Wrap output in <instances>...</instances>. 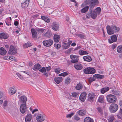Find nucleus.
<instances>
[{"label":"nucleus","mask_w":122,"mask_h":122,"mask_svg":"<svg viewBox=\"0 0 122 122\" xmlns=\"http://www.w3.org/2000/svg\"><path fill=\"white\" fill-rule=\"evenodd\" d=\"M91 4L89 5V13L90 14L91 17L93 19H95L97 15L100 14L101 9L100 7H98L95 9L93 11L92 10L95 5L98 3V0H92Z\"/></svg>","instance_id":"f257e3e1"},{"label":"nucleus","mask_w":122,"mask_h":122,"mask_svg":"<svg viewBox=\"0 0 122 122\" xmlns=\"http://www.w3.org/2000/svg\"><path fill=\"white\" fill-rule=\"evenodd\" d=\"M107 101L110 103H115L117 100V97L114 95L112 94L107 95L106 97Z\"/></svg>","instance_id":"f03ea898"},{"label":"nucleus","mask_w":122,"mask_h":122,"mask_svg":"<svg viewBox=\"0 0 122 122\" xmlns=\"http://www.w3.org/2000/svg\"><path fill=\"white\" fill-rule=\"evenodd\" d=\"M118 105L115 103H113L111 104L109 107L110 112L112 113L116 112L118 109Z\"/></svg>","instance_id":"7ed1b4c3"},{"label":"nucleus","mask_w":122,"mask_h":122,"mask_svg":"<svg viewBox=\"0 0 122 122\" xmlns=\"http://www.w3.org/2000/svg\"><path fill=\"white\" fill-rule=\"evenodd\" d=\"M96 95L93 92L90 93L88 95L87 97V100L91 103H92L95 101Z\"/></svg>","instance_id":"20e7f679"},{"label":"nucleus","mask_w":122,"mask_h":122,"mask_svg":"<svg viewBox=\"0 0 122 122\" xmlns=\"http://www.w3.org/2000/svg\"><path fill=\"white\" fill-rule=\"evenodd\" d=\"M83 71L86 74H93L95 73V70L93 68L89 67L85 68L84 70Z\"/></svg>","instance_id":"39448f33"},{"label":"nucleus","mask_w":122,"mask_h":122,"mask_svg":"<svg viewBox=\"0 0 122 122\" xmlns=\"http://www.w3.org/2000/svg\"><path fill=\"white\" fill-rule=\"evenodd\" d=\"M79 56H76L73 55H70V57L71 59V62L73 63H75L77 62L79 60Z\"/></svg>","instance_id":"423d86ee"},{"label":"nucleus","mask_w":122,"mask_h":122,"mask_svg":"<svg viewBox=\"0 0 122 122\" xmlns=\"http://www.w3.org/2000/svg\"><path fill=\"white\" fill-rule=\"evenodd\" d=\"M8 54L10 55H15L17 53V49L13 46H11L8 52Z\"/></svg>","instance_id":"0eeeda50"},{"label":"nucleus","mask_w":122,"mask_h":122,"mask_svg":"<svg viewBox=\"0 0 122 122\" xmlns=\"http://www.w3.org/2000/svg\"><path fill=\"white\" fill-rule=\"evenodd\" d=\"M53 43V41L51 39H49L44 41L43 43L44 46L46 47H49L51 46Z\"/></svg>","instance_id":"6e6552de"},{"label":"nucleus","mask_w":122,"mask_h":122,"mask_svg":"<svg viewBox=\"0 0 122 122\" xmlns=\"http://www.w3.org/2000/svg\"><path fill=\"white\" fill-rule=\"evenodd\" d=\"M45 116L44 114H39L37 115L36 117V120L38 122H41L44 120Z\"/></svg>","instance_id":"1a4fd4ad"},{"label":"nucleus","mask_w":122,"mask_h":122,"mask_svg":"<svg viewBox=\"0 0 122 122\" xmlns=\"http://www.w3.org/2000/svg\"><path fill=\"white\" fill-rule=\"evenodd\" d=\"M106 29L107 33L109 35H111L114 33V31H113V30L112 25L110 26L109 25H108L106 27Z\"/></svg>","instance_id":"9d476101"},{"label":"nucleus","mask_w":122,"mask_h":122,"mask_svg":"<svg viewBox=\"0 0 122 122\" xmlns=\"http://www.w3.org/2000/svg\"><path fill=\"white\" fill-rule=\"evenodd\" d=\"M17 90L16 88L14 86L10 87L9 89L8 92L11 95H12L15 93Z\"/></svg>","instance_id":"9b49d317"},{"label":"nucleus","mask_w":122,"mask_h":122,"mask_svg":"<svg viewBox=\"0 0 122 122\" xmlns=\"http://www.w3.org/2000/svg\"><path fill=\"white\" fill-rule=\"evenodd\" d=\"M26 109V103H23L21 104L20 107V110L21 113H24Z\"/></svg>","instance_id":"f8f14e48"},{"label":"nucleus","mask_w":122,"mask_h":122,"mask_svg":"<svg viewBox=\"0 0 122 122\" xmlns=\"http://www.w3.org/2000/svg\"><path fill=\"white\" fill-rule=\"evenodd\" d=\"M52 28L53 30L55 31H57L59 29V26L58 24L55 22L52 23L51 25Z\"/></svg>","instance_id":"ddd939ff"},{"label":"nucleus","mask_w":122,"mask_h":122,"mask_svg":"<svg viewBox=\"0 0 122 122\" xmlns=\"http://www.w3.org/2000/svg\"><path fill=\"white\" fill-rule=\"evenodd\" d=\"M111 39H108V41L110 43L116 42L117 41V37L116 35H113L111 36Z\"/></svg>","instance_id":"4468645a"},{"label":"nucleus","mask_w":122,"mask_h":122,"mask_svg":"<svg viewBox=\"0 0 122 122\" xmlns=\"http://www.w3.org/2000/svg\"><path fill=\"white\" fill-rule=\"evenodd\" d=\"M86 93L85 92L82 93L80 96L79 99L81 101L84 102L86 99Z\"/></svg>","instance_id":"2eb2a0df"},{"label":"nucleus","mask_w":122,"mask_h":122,"mask_svg":"<svg viewBox=\"0 0 122 122\" xmlns=\"http://www.w3.org/2000/svg\"><path fill=\"white\" fill-rule=\"evenodd\" d=\"M27 100L26 97L25 96H21L19 98V101L21 103H26Z\"/></svg>","instance_id":"dca6fc26"},{"label":"nucleus","mask_w":122,"mask_h":122,"mask_svg":"<svg viewBox=\"0 0 122 122\" xmlns=\"http://www.w3.org/2000/svg\"><path fill=\"white\" fill-rule=\"evenodd\" d=\"M74 66L77 70H81L83 68L82 65L80 63H77L74 64Z\"/></svg>","instance_id":"f3484780"},{"label":"nucleus","mask_w":122,"mask_h":122,"mask_svg":"<svg viewBox=\"0 0 122 122\" xmlns=\"http://www.w3.org/2000/svg\"><path fill=\"white\" fill-rule=\"evenodd\" d=\"M31 31L33 38L34 39H36L37 38V35L36 29L35 30L34 28L31 29Z\"/></svg>","instance_id":"a211bd4d"},{"label":"nucleus","mask_w":122,"mask_h":122,"mask_svg":"<svg viewBox=\"0 0 122 122\" xmlns=\"http://www.w3.org/2000/svg\"><path fill=\"white\" fill-rule=\"evenodd\" d=\"M62 78L61 77H56L55 78V81L57 84H59L60 83L62 82Z\"/></svg>","instance_id":"6ab92c4d"},{"label":"nucleus","mask_w":122,"mask_h":122,"mask_svg":"<svg viewBox=\"0 0 122 122\" xmlns=\"http://www.w3.org/2000/svg\"><path fill=\"white\" fill-rule=\"evenodd\" d=\"M60 36L59 35L55 34L54 36V40L56 42H58L60 40Z\"/></svg>","instance_id":"aec40b11"},{"label":"nucleus","mask_w":122,"mask_h":122,"mask_svg":"<svg viewBox=\"0 0 122 122\" xmlns=\"http://www.w3.org/2000/svg\"><path fill=\"white\" fill-rule=\"evenodd\" d=\"M32 115L30 114H28L25 118V122H30L32 118Z\"/></svg>","instance_id":"412c9836"},{"label":"nucleus","mask_w":122,"mask_h":122,"mask_svg":"<svg viewBox=\"0 0 122 122\" xmlns=\"http://www.w3.org/2000/svg\"><path fill=\"white\" fill-rule=\"evenodd\" d=\"M8 37L7 34L4 33H1L0 34V38L2 39H6Z\"/></svg>","instance_id":"4be33fe9"},{"label":"nucleus","mask_w":122,"mask_h":122,"mask_svg":"<svg viewBox=\"0 0 122 122\" xmlns=\"http://www.w3.org/2000/svg\"><path fill=\"white\" fill-rule=\"evenodd\" d=\"M7 53V51L5 48L3 47L0 48V54L4 55H5Z\"/></svg>","instance_id":"5701e85b"},{"label":"nucleus","mask_w":122,"mask_h":122,"mask_svg":"<svg viewBox=\"0 0 122 122\" xmlns=\"http://www.w3.org/2000/svg\"><path fill=\"white\" fill-rule=\"evenodd\" d=\"M93 77L95 79H102L104 77V76L99 74H96L93 76Z\"/></svg>","instance_id":"b1692460"},{"label":"nucleus","mask_w":122,"mask_h":122,"mask_svg":"<svg viewBox=\"0 0 122 122\" xmlns=\"http://www.w3.org/2000/svg\"><path fill=\"white\" fill-rule=\"evenodd\" d=\"M51 35L52 33L51 30H48L45 34L44 36L47 38H49L51 37Z\"/></svg>","instance_id":"393cba45"},{"label":"nucleus","mask_w":122,"mask_h":122,"mask_svg":"<svg viewBox=\"0 0 122 122\" xmlns=\"http://www.w3.org/2000/svg\"><path fill=\"white\" fill-rule=\"evenodd\" d=\"M83 58L84 60L85 61L90 62L92 60L91 57L89 56H84Z\"/></svg>","instance_id":"a878e982"},{"label":"nucleus","mask_w":122,"mask_h":122,"mask_svg":"<svg viewBox=\"0 0 122 122\" xmlns=\"http://www.w3.org/2000/svg\"><path fill=\"white\" fill-rule=\"evenodd\" d=\"M109 89V87L105 86L102 88L101 90V92L102 94H104L106 92L108 91Z\"/></svg>","instance_id":"bb28decb"},{"label":"nucleus","mask_w":122,"mask_h":122,"mask_svg":"<svg viewBox=\"0 0 122 122\" xmlns=\"http://www.w3.org/2000/svg\"><path fill=\"white\" fill-rule=\"evenodd\" d=\"M117 116L118 118L120 119H122V109L120 108L119 112L117 115Z\"/></svg>","instance_id":"cd10ccee"},{"label":"nucleus","mask_w":122,"mask_h":122,"mask_svg":"<svg viewBox=\"0 0 122 122\" xmlns=\"http://www.w3.org/2000/svg\"><path fill=\"white\" fill-rule=\"evenodd\" d=\"M41 18L42 20L47 23H49L50 21V19L47 17L42 16H41Z\"/></svg>","instance_id":"c85d7f7f"},{"label":"nucleus","mask_w":122,"mask_h":122,"mask_svg":"<svg viewBox=\"0 0 122 122\" xmlns=\"http://www.w3.org/2000/svg\"><path fill=\"white\" fill-rule=\"evenodd\" d=\"M78 113L80 115L83 116L86 114V112L85 110H80L78 112Z\"/></svg>","instance_id":"c756f323"},{"label":"nucleus","mask_w":122,"mask_h":122,"mask_svg":"<svg viewBox=\"0 0 122 122\" xmlns=\"http://www.w3.org/2000/svg\"><path fill=\"white\" fill-rule=\"evenodd\" d=\"M79 54L80 55H86L88 54L87 52L85 51L82 50H79L78 52Z\"/></svg>","instance_id":"7c9ffc66"},{"label":"nucleus","mask_w":122,"mask_h":122,"mask_svg":"<svg viewBox=\"0 0 122 122\" xmlns=\"http://www.w3.org/2000/svg\"><path fill=\"white\" fill-rule=\"evenodd\" d=\"M113 31H114V33L116 32H118L120 30L119 28L117 27L115 25H112Z\"/></svg>","instance_id":"2f4dec72"},{"label":"nucleus","mask_w":122,"mask_h":122,"mask_svg":"<svg viewBox=\"0 0 122 122\" xmlns=\"http://www.w3.org/2000/svg\"><path fill=\"white\" fill-rule=\"evenodd\" d=\"M89 8V6H86L81 10V12L82 13H85L88 10Z\"/></svg>","instance_id":"473e14b6"},{"label":"nucleus","mask_w":122,"mask_h":122,"mask_svg":"<svg viewBox=\"0 0 122 122\" xmlns=\"http://www.w3.org/2000/svg\"><path fill=\"white\" fill-rule=\"evenodd\" d=\"M41 66L39 64H35L34 66V67L35 68H33L32 69L34 70H35V69L39 70L41 68Z\"/></svg>","instance_id":"72a5a7b5"},{"label":"nucleus","mask_w":122,"mask_h":122,"mask_svg":"<svg viewBox=\"0 0 122 122\" xmlns=\"http://www.w3.org/2000/svg\"><path fill=\"white\" fill-rule=\"evenodd\" d=\"M93 120L89 117H87L84 119V122H93Z\"/></svg>","instance_id":"f704fd0d"},{"label":"nucleus","mask_w":122,"mask_h":122,"mask_svg":"<svg viewBox=\"0 0 122 122\" xmlns=\"http://www.w3.org/2000/svg\"><path fill=\"white\" fill-rule=\"evenodd\" d=\"M83 85L82 84L79 83L78 84L76 87V90H79L82 88Z\"/></svg>","instance_id":"c9c22d12"},{"label":"nucleus","mask_w":122,"mask_h":122,"mask_svg":"<svg viewBox=\"0 0 122 122\" xmlns=\"http://www.w3.org/2000/svg\"><path fill=\"white\" fill-rule=\"evenodd\" d=\"M98 102H100L102 103L104 102V99L103 96H100L98 98Z\"/></svg>","instance_id":"e433bc0d"},{"label":"nucleus","mask_w":122,"mask_h":122,"mask_svg":"<svg viewBox=\"0 0 122 122\" xmlns=\"http://www.w3.org/2000/svg\"><path fill=\"white\" fill-rule=\"evenodd\" d=\"M62 46L63 48L64 49H68L69 47V46L68 44L66 43H64L62 45Z\"/></svg>","instance_id":"4c0bfd02"},{"label":"nucleus","mask_w":122,"mask_h":122,"mask_svg":"<svg viewBox=\"0 0 122 122\" xmlns=\"http://www.w3.org/2000/svg\"><path fill=\"white\" fill-rule=\"evenodd\" d=\"M98 111L100 113L102 114L103 112V111L102 108L99 107H97L96 108Z\"/></svg>","instance_id":"58836bf2"},{"label":"nucleus","mask_w":122,"mask_h":122,"mask_svg":"<svg viewBox=\"0 0 122 122\" xmlns=\"http://www.w3.org/2000/svg\"><path fill=\"white\" fill-rule=\"evenodd\" d=\"M117 51L119 53H120L122 51V45L119 46L117 47Z\"/></svg>","instance_id":"ea45409f"},{"label":"nucleus","mask_w":122,"mask_h":122,"mask_svg":"<svg viewBox=\"0 0 122 122\" xmlns=\"http://www.w3.org/2000/svg\"><path fill=\"white\" fill-rule=\"evenodd\" d=\"M29 4L24 2L21 3V6L23 8H26L28 6Z\"/></svg>","instance_id":"a19ab883"},{"label":"nucleus","mask_w":122,"mask_h":122,"mask_svg":"<svg viewBox=\"0 0 122 122\" xmlns=\"http://www.w3.org/2000/svg\"><path fill=\"white\" fill-rule=\"evenodd\" d=\"M115 118L114 116L113 115H111L109 117L108 119V120L109 122H112Z\"/></svg>","instance_id":"79ce46f5"},{"label":"nucleus","mask_w":122,"mask_h":122,"mask_svg":"<svg viewBox=\"0 0 122 122\" xmlns=\"http://www.w3.org/2000/svg\"><path fill=\"white\" fill-rule=\"evenodd\" d=\"M7 101L6 100L4 102L3 105V107L5 109H6L7 108Z\"/></svg>","instance_id":"37998d69"},{"label":"nucleus","mask_w":122,"mask_h":122,"mask_svg":"<svg viewBox=\"0 0 122 122\" xmlns=\"http://www.w3.org/2000/svg\"><path fill=\"white\" fill-rule=\"evenodd\" d=\"M70 82V79L69 77H67L65 79V83L66 84H67L69 83Z\"/></svg>","instance_id":"c03bdc74"},{"label":"nucleus","mask_w":122,"mask_h":122,"mask_svg":"<svg viewBox=\"0 0 122 122\" xmlns=\"http://www.w3.org/2000/svg\"><path fill=\"white\" fill-rule=\"evenodd\" d=\"M37 32L38 31L40 33H43L46 31L45 29H42L38 28L36 29Z\"/></svg>","instance_id":"a18cd8bd"},{"label":"nucleus","mask_w":122,"mask_h":122,"mask_svg":"<svg viewBox=\"0 0 122 122\" xmlns=\"http://www.w3.org/2000/svg\"><path fill=\"white\" fill-rule=\"evenodd\" d=\"M31 45V44L30 43H25L23 45V47L24 48H26L30 46Z\"/></svg>","instance_id":"49530a36"},{"label":"nucleus","mask_w":122,"mask_h":122,"mask_svg":"<svg viewBox=\"0 0 122 122\" xmlns=\"http://www.w3.org/2000/svg\"><path fill=\"white\" fill-rule=\"evenodd\" d=\"M92 0L91 1L90 0H86L84 2L85 3V5H90L91 4V3L92 1Z\"/></svg>","instance_id":"de8ad7c7"},{"label":"nucleus","mask_w":122,"mask_h":122,"mask_svg":"<svg viewBox=\"0 0 122 122\" xmlns=\"http://www.w3.org/2000/svg\"><path fill=\"white\" fill-rule=\"evenodd\" d=\"M77 36L81 39L84 38L86 37L85 36L84 34H78Z\"/></svg>","instance_id":"09e8293b"},{"label":"nucleus","mask_w":122,"mask_h":122,"mask_svg":"<svg viewBox=\"0 0 122 122\" xmlns=\"http://www.w3.org/2000/svg\"><path fill=\"white\" fill-rule=\"evenodd\" d=\"M54 46L57 49H58L60 48L61 47V45L60 44H54Z\"/></svg>","instance_id":"8fccbe9b"},{"label":"nucleus","mask_w":122,"mask_h":122,"mask_svg":"<svg viewBox=\"0 0 122 122\" xmlns=\"http://www.w3.org/2000/svg\"><path fill=\"white\" fill-rule=\"evenodd\" d=\"M68 73L66 72H63V73H62L60 74H59V76H66L67 75H68Z\"/></svg>","instance_id":"3c124183"},{"label":"nucleus","mask_w":122,"mask_h":122,"mask_svg":"<svg viewBox=\"0 0 122 122\" xmlns=\"http://www.w3.org/2000/svg\"><path fill=\"white\" fill-rule=\"evenodd\" d=\"M111 91L112 93L116 95H118V93L116 90H111Z\"/></svg>","instance_id":"603ef678"},{"label":"nucleus","mask_w":122,"mask_h":122,"mask_svg":"<svg viewBox=\"0 0 122 122\" xmlns=\"http://www.w3.org/2000/svg\"><path fill=\"white\" fill-rule=\"evenodd\" d=\"M39 71L42 72L43 73L45 72H46V70L44 67H43L42 68L40 69L39 70Z\"/></svg>","instance_id":"864d4df0"},{"label":"nucleus","mask_w":122,"mask_h":122,"mask_svg":"<svg viewBox=\"0 0 122 122\" xmlns=\"http://www.w3.org/2000/svg\"><path fill=\"white\" fill-rule=\"evenodd\" d=\"M95 80L96 79H94L93 77H91L89 78V81L91 83L93 81Z\"/></svg>","instance_id":"5fc2aeb1"},{"label":"nucleus","mask_w":122,"mask_h":122,"mask_svg":"<svg viewBox=\"0 0 122 122\" xmlns=\"http://www.w3.org/2000/svg\"><path fill=\"white\" fill-rule=\"evenodd\" d=\"M74 114V113L73 112L70 114H69L67 115L66 117L67 118H71L72 116Z\"/></svg>","instance_id":"6e6d98bb"},{"label":"nucleus","mask_w":122,"mask_h":122,"mask_svg":"<svg viewBox=\"0 0 122 122\" xmlns=\"http://www.w3.org/2000/svg\"><path fill=\"white\" fill-rule=\"evenodd\" d=\"M9 60H10L11 61H15L16 60V58H15V57L13 56H10Z\"/></svg>","instance_id":"4d7b16f0"},{"label":"nucleus","mask_w":122,"mask_h":122,"mask_svg":"<svg viewBox=\"0 0 122 122\" xmlns=\"http://www.w3.org/2000/svg\"><path fill=\"white\" fill-rule=\"evenodd\" d=\"M71 94L72 96L74 97H76L77 96L78 94L76 92H73Z\"/></svg>","instance_id":"13d9d810"},{"label":"nucleus","mask_w":122,"mask_h":122,"mask_svg":"<svg viewBox=\"0 0 122 122\" xmlns=\"http://www.w3.org/2000/svg\"><path fill=\"white\" fill-rule=\"evenodd\" d=\"M55 72L57 74L60 73V69L59 68H56L55 70Z\"/></svg>","instance_id":"bf43d9fd"},{"label":"nucleus","mask_w":122,"mask_h":122,"mask_svg":"<svg viewBox=\"0 0 122 122\" xmlns=\"http://www.w3.org/2000/svg\"><path fill=\"white\" fill-rule=\"evenodd\" d=\"M72 50V49L71 48H70L69 49L66 51V53L67 54L71 52Z\"/></svg>","instance_id":"052dcab7"},{"label":"nucleus","mask_w":122,"mask_h":122,"mask_svg":"<svg viewBox=\"0 0 122 122\" xmlns=\"http://www.w3.org/2000/svg\"><path fill=\"white\" fill-rule=\"evenodd\" d=\"M89 13L87 14L86 15V18L87 19H89L90 18L91 16L90 15V14Z\"/></svg>","instance_id":"680f3d73"},{"label":"nucleus","mask_w":122,"mask_h":122,"mask_svg":"<svg viewBox=\"0 0 122 122\" xmlns=\"http://www.w3.org/2000/svg\"><path fill=\"white\" fill-rule=\"evenodd\" d=\"M70 40L69 39H68V41L67 43H66L68 45L70 46V45L72 43V41H69Z\"/></svg>","instance_id":"e2e57ef3"},{"label":"nucleus","mask_w":122,"mask_h":122,"mask_svg":"<svg viewBox=\"0 0 122 122\" xmlns=\"http://www.w3.org/2000/svg\"><path fill=\"white\" fill-rule=\"evenodd\" d=\"M47 71H49L51 70V67L50 66L48 67H46Z\"/></svg>","instance_id":"0e129e2a"},{"label":"nucleus","mask_w":122,"mask_h":122,"mask_svg":"<svg viewBox=\"0 0 122 122\" xmlns=\"http://www.w3.org/2000/svg\"><path fill=\"white\" fill-rule=\"evenodd\" d=\"M9 58L10 56H6L3 57V59L4 60H8V59H9Z\"/></svg>","instance_id":"69168bd1"},{"label":"nucleus","mask_w":122,"mask_h":122,"mask_svg":"<svg viewBox=\"0 0 122 122\" xmlns=\"http://www.w3.org/2000/svg\"><path fill=\"white\" fill-rule=\"evenodd\" d=\"M75 118L77 121L79 120L80 119L79 117L77 116H75Z\"/></svg>","instance_id":"338daca9"},{"label":"nucleus","mask_w":122,"mask_h":122,"mask_svg":"<svg viewBox=\"0 0 122 122\" xmlns=\"http://www.w3.org/2000/svg\"><path fill=\"white\" fill-rule=\"evenodd\" d=\"M22 72H23L24 73L26 74H27L28 75H29V74L30 73V72L29 71H22Z\"/></svg>","instance_id":"774afa93"}]
</instances>
